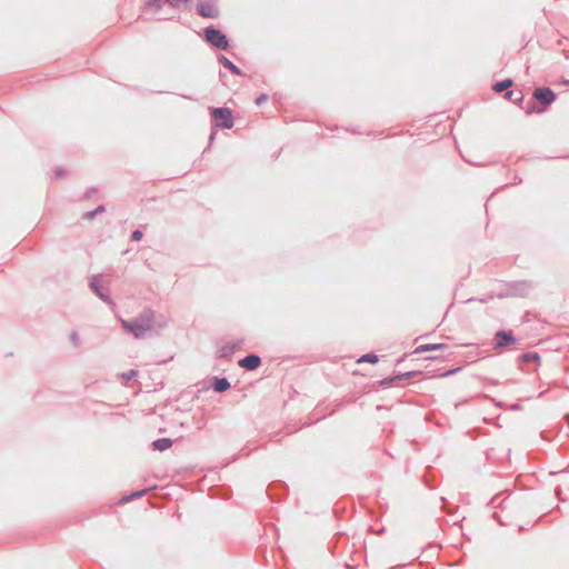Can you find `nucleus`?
Wrapping results in <instances>:
<instances>
[{"label": "nucleus", "instance_id": "f257e3e1", "mask_svg": "<svg viewBox=\"0 0 569 569\" xmlns=\"http://www.w3.org/2000/svg\"><path fill=\"white\" fill-rule=\"evenodd\" d=\"M154 312L151 309H144L141 313L130 320L122 319L121 326L126 333L136 339H142L146 333L154 329Z\"/></svg>", "mask_w": 569, "mask_h": 569}, {"label": "nucleus", "instance_id": "f03ea898", "mask_svg": "<svg viewBox=\"0 0 569 569\" xmlns=\"http://www.w3.org/2000/svg\"><path fill=\"white\" fill-rule=\"evenodd\" d=\"M557 97L558 94L550 87H537L532 92L531 99L526 102V114L530 116L547 112L557 100Z\"/></svg>", "mask_w": 569, "mask_h": 569}, {"label": "nucleus", "instance_id": "7ed1b4c3", "mask_svg": "<svg viewBox=\"0 0 569 569\" xmlns=\"http://www.w3.org/2000/svg\"><path fill=\"white\" fill-rule=\"evenodd\" d=\"M209 112L212 120V129L208 139V148H210L217 137V129H231L234 124L233 112L229 107H210Z\"/></svg>", "mask_w": 569, "mask_h": 569}, {"label": "nucleus", "instance_id": "20e7f679", "mask_svg": "<svg viewBox=\"0 0 569 569\" xmlns=\"http://www.w3.org/2000/svg\"><path fill=\"white\" fill-rule=\"evenodd\" d=\"M202 39L210 47L219 50L227 51L230 48V39L226 32L220 30L219 28L210 24L202 29Z\"/></svg>", "mask_w": 569, "mask_h": 569}, {"label": "nucleus", "instance_id": "39448f33", "mask_svg": "<svg viewBox=\"0 0 569 569\" xmlns=\"http://www.w3.org/2000/svg\"><path fill=\"white\" fill-rule=\"evenodd\" d=\"M88 286L90 290L104 303L108 306H114V302L111 298L109 288L103 287L101 274H92L89 278Z\"/></svg>", "mask_w": 569, "mask_h": 569}, {"label": "nucleus", "instance_id": "423d86ee", "mask_svg": "<svg viewBox=\"0 0 569 569\" xmlns=\"http://www.w3.org/2000/svg\"><path fill=\"white\" fill-rule=\"evenodd\" d=\"M503 283L508 287L511 298H526L533 289V282L531 280H513L505 281Z\"/></svg>", "mask_w": 569, "mask_h": 569}, {"label": "nucleus", "instance_id": "0eeeda50", "mask_svg": "<svg viewBox=\"0 0 569 569\" xmlns=\"http://www.w3.org/2000/svg\"><path fill=\"white\" fill-rule=\"evenodd\" d=\"M519 339L515 336L511 329H499L495 332L493 349L501 350L516 345Z\"/></svg>", "mask_w": 569, "mask_h": 569}, {"label": "nucleus", "instance_id": "6e6552de", "mask_svg": "<svg viewBox=\"0 0 569 569\" xmlns=\"http://www.w3.org/2000/svg\"><path fill=\"white\" fill-rule=\"evenodd\" d=\"M421 373H422V371H420V370H410V371H407V372H397V373H393V375H391L389 377H386V378L375 382V385H377L378 388L387 389V388L393 387L398 381L411 379V378L417 377V376H419Z\"/></svg>", "mask_w": 569, "mask_h": 569}, {"label": "nucleus", "instance_id": "1a4fd4ad", "mask_svg": "<svg viewBox=\"0 0 569 569\" xmlns=\"http://www.w3.org/2000/svg\"><path fill=\"white\" fill-rule=\"evenodd\" d=\"M266 492L270 500L281 502L287 498L289 488L284 481L276 480L268 485Z\"/></svg>", "mask_w": 569, "mask_h": 569}, {"label": "nucleus", "instance_id": "9d476101", "mask_svg": "<svg viewBox=\"0 0 569 569\" xmlns=\"http://www.w3.org/2000/svg\"><path fill=\"white\" fill-rule=\"evenodd\" d=\"M196 12L202 18H219L220 11L218 8V0H201L196 7Z\"/></svg>", "mask_w": 569, "mask_h": 569}, {"label": "nucleus", "instance_id": "9b49d317", "mask_svg": "<svg viewBox=\"0 0 569 569\" xmlns=\"http://www.w3.org/2000/svg\"><path fill=\"white\" fill-rule=\"evenodd\" d=\"M261 358L257 353H249L246 357L241 358L238 362V365L247 371L257 370L261 366Z\"/></svg>", "mask_w": 569, "mask_h": 569}, {"label": "nucleus", "instance_id": "f8f14e48", "mask_svg": "<svg viewBox=\"0 0 569 569\" xmlns=\"http://www.w3.org/2000/svg\"><path fill=\"white\" fill-rule=\"evenodd\" d=\"M209 387L217 393H223L231 389V383L226 377L212 376L209 378Z\"/></svg>", "mask_w": 569, "mask_h": 569}, {"label": "nucleus", "instance_id": "ddd939ff", "mask_svg": "<svg viewBox=\"0 0 569 569\" xmlns=\"http://www.w3.org/2000/svg\"><path fill=\"white\" fill-rule=\"evenodd\" d=\"M243 345V339H237L234 341H230L228 343H226L224 346H222L219 350V357L222 358V359H231L233 353L241 349Z\"/></svg>", "mask_w": 569, "mask_h": 569}, {"label": "nucleus", "instance_id": "4468645a", "mask_svg": "<svg viewBox=\"0 0 569 569\" xmlns=\"http://www.w3.org/2000/svg\"><path fill=\"white\" fill-rule=\"evenodd\" d=\"M218 62L223 66L226 69H228L232 74L234 76H243V71L234 64L229 58H227L222 53H218L217 56Z\"/></svg>", "mask_w": 569, "mask_h": 569}, {"label": "nucleus", "instance_id": "2eb2a0df", "mask_svg": "<svg viewBox=\"0 0 569 569\" xmlns=\"http://www.w3.org/2000/svg\"><path fill=\"white\" fill-rule=\"evenodd\" d=\"M505 98L512 101L516 106L521 108L525 111L526 108V100L522 91H516V90H508L505 93Z\"/></svg>", "mask_w": 569, "mask_h": 569}, {"label": "nucleus", "instance_id": "dca6fc26", "mask_svg": "<svg viewBox=\"0 0 569 569\" xmlns=\"http://www.w3.org/2000/svg\"><path fill=\"white\" fill-rule=\"evenodd\" d=\"M447 348H448V345L447 343H441V342L423 343V345L418 346L415 349L413 353L421 355V353L430 352V351L445 350Z\"/></svg>", "mask_w": 569, "mask_h": 569}, {"label": "nucleus", "instance_id": "f3484780", "mask_svg": "<svg viewBox=\"0 0 569 569\" xmlns=\"http://www.w3.org/2000/svg\"><path fill=\"white\" fill-rule=\"evenodd\" d=\"M173 445V440L171 438L162 437L153 440L151 442V448L154 451H164Z\"/></svg>", "mask_w": 569, "mask_h": 569}, {"label": "nucleus", "instance_id": "a211bd4d", "mask_svg": "<svg viewBox=\"0 0 569 569\" xmlns=\"http://www.w3.org/2000/svg\"><path fill=\"white\" fill-rule=\"evenodd\" d=\"M513 86V79L511 78H506V79H502L500 81H496L492 83L491 88L495 92H503V91H508L510 90V88Z\"/></svg>", "mask_w": 569, "mask_h": 569}, {"label": "nucleus", "instance_id": "6ab92c4d", "mask_svg": "<svg viewBox=\"0 0 569 569\" xmlns=\"http://www.w3.org/2000/svg\"><path fill=\"white\" fill-rule=\"evenodd\" d=\"M541 360L540 355L537 351H528L523 352L520 356H518V362L519 363H539Z\"/></svg>", "mask_w": 569, "mask_h": 569}, {"label": "nucleus", "instance_id": "aec40b11", "mask_svg": "<svg viewBox=\"0 0 569 569\" xmlns=\"http://www.w3.org/2000/svg\"><path fill=\"white\" fill-rule=\"evenodd\" d=\"M422 481L428 489H435L437 487L432 467L429 466L426 468L425 473L422 476Z\"/></svg>", "mask_w": 569, "mask_h": 569}, {"label": "nucleus", "instance_id": "412c9836", "mask_svg": "<svg viewBox=\"0 0 569 569\" xmlns=\"http://www.w3.org/2000/svg\"><path fill=\"white\" fill-rule=\"evenodd\" d=\"M204 426V421L202 418L192 417L191 422L188 421H180L179 427L181 429L189 430L191 427H193L196 430H201Z\"/></svg>", "mask_w": 569, "mask_h": 569}, {"label": "nucleus", "instance_id": "4be33fe9", "mask_svg": "<svg viewBox=\"0 0 569 569\" xmlns=\"http://www.w3.org/2000/svg\"><path fill=\"white\" fill-rule=\"evenodd\" d=\"M149 490H150V488H144L141 490L131 491L130 493L123 496L119 502L126 503V502H130L132 500L142 498Z\"/></svg>", "mask_w": 569, "mask_h": 569}, {"label": "nucleus", "instance_id": "5701e85b", "mask_svg": "<svg viewBox=\"0 0 569 569\" xmlns=\"http://www.w3.org/2000/svg\"><path fill=\"white\" fill-rule=\"evenodd\" d=\"M164 3H167L166 0H146L143 4V10L158 12L163 8Z\"/></svg>", "mask_w": 569, "mask_h": 569}, {"label": "nucleus", "instance_id": "b1692460", "mask_svg": "<svg viewBox=\"0 0 569 569\" xmlns=\"http://www.w3.org/2000/svg\"><path fill=\"white\" fill-rule=\"evenodd\" d=\"M362 362L376 365L379 362V357L375 352H367V353L361 355L357 360V363H362Z\"/></svg>", "mask_w": 569, "mask_h": 569}, {"label": "nucleus", "instance_id": "393cba45", "mask_svg": "<svg viewBox=\"0 0 569 569\" xmlns=\"http://www.w3.org/2000/svg\"><path fill=\"white\" fill-rule=\"evenodd\" d=\"M106 211L104 204H99L97 208L89 210L83 213V219L93 220L97 216L103 213Z\"/></svg>", "mask_w": 569, "mask_h": 569}, {"label": "nucleus", "instance_id": "a878e982", "mask_svg": "<svg viewBox=\"0 0 569 569\" xmlns=\"http://www.w3.org/2000/svg\"><path fill=\"white\" fill-rule=\"evenodd\" d=\"M138 375H139V371H138V370H136V369H130L129 371L123 372V373L121 375V380H122L123 382H129V381H131L132 379H134Z\"/></svg>", "mask_w": 569, "mask_h": 569}, {"label": "nucleus", "instance_id": "bb28decb", "mask_svg": "<svg viewBox=\"0 0 569 569\" xmlns=\"http://www.w3.org/2000/svg\"><path fill=\"white\" fill-rule=\"evenodd\" d=\"M495 298H496L495 292H490L487 296H485L483 298H479V299L471 298V299H468L466 302L479 301L480 303H487V302L493 300Z\"/></svg>", "mask_w": 569, "mask_h": 569}, {"label": "nucleus", "instance_id": "cd10ccee", "mask_svg": "<svg viewBox=\"0 0 569 569\" xmlns=\"http://www.w3.org/2000/svg\"><path fill=\"white\" fill-rule=\"evenodd\" d=\"M166 2L171 8L179 9L181 4H188L191 0H166Z\"/></svg>", "mask_w": 569, "mask_h": 569}, {"label": "nucleus", "instance_id": "c85d7f7f", "mask_svg": "<svg viewBox=\"0 0 569 569\" xmlns=\"http://www.w3.org/2000/svg\"><path fill=\"white\" fill-rule=\"evenodd\" d=\"M67 174H68V171L63 167H57L54 169V178L56 179H63L64 177H67Z\"/></svg>", "mask_w": 569, "mask_h": 569}, {"label": "nucleus", "instance_id": "c756f323", "mask_svg": "<svg viewBox=\"0 0 569 569\" xmlns=\"http://www.w3.org/2000/svg\"><path fill=\"white\" fill-rule=\"evenodd\" d=\"M143 238V231L141 229H136L132 231L130 236L131 241H140Z\"/></svg>", "mask_w": 569, "mask_h": 569}, {"label": "nucleus", "instance_id": "7c9ffc66", "mask_svg": "<svg viewBox=\"0 0 569 569\" xmlns=\"http://www.w3.org/2000/svg\"><path fill=\"white\" fill-rule=\"evenodd\" d=\"M268 99H269L268 93L262 92V93H260L259 96H257V97H256V99H254V103H256L257 106H261V104H263L264 102H267V101H268Z\"/></svg>", "mask_w": 569, "mask_h": 569}, {"label": "nucleus", "instance_id": "2f4dec72", "mask_svg": "<svg viewBox=\"0 0 569 569\" xmlns=\"http://www.w3.org/2000/svg\"><path fill=\"white\" fill-rule=\"evenodd\" d=\"M495 296L498 299L511 298L508 287H506L505 290H500V291L496 292Z\"/></svg>", "mask_w": 569, "mask_h": 569}, {"label": "nucleus", "instance_id": "473e14b6", "mask_svg": "<svg viewBox=\"0 0 569 569\" xmlns=\"http://www.w3.org/2000/svg\"><path fill=\"white\" fill-rule=\"evenodd\" d=\"M461 369H462L461 367L449 369V370L442 372L440 375V377H443V378L451 377V376L458 373L459 371H461Z\"/></svg>", "mask_w": 569, "mask_h": 569}, {"label": "nucleus", "instance_id": "72a5a7b5", "mask_svg": "<svg viewBox=\"0 0 569 569\" xmlns=\"http://www.w3.org/2000/svg\"><path fill=\"white\" fill-rule=\"evenodd\" d=\"M98 192V188L97 187H90L86 190L84 192V198L86 199H90L93 197V194H96Z\"/></svg>", "mask_w": 569, "mask_h": 569}, {"label": "nucleus", "instance_id": "f704fd0d", "mask_svg": "<svg viewBox=\"0 0 569 569\" xmlns=\"http://www.w3.org/2000/svg\"><path fill=\"white\" fill-rule=\"evenodd\" d=\"M497 499H498V497H493V498L491 499V501H490V505H491L492 507L499 506V507H501L502 509H505V502H506V499H503V500H502V501H500V502H497Z\"/></svg>", "mask_w": 569, "mask_h": 569}, {"label": "nucleus", "instance_id": "c9c22d12", "mask_svg": "<svg viewBox=\"0 0 569 569\" xmlns=\"http://www.w3.org/2000/svg\"><path fill=\"white\" fill-rule=\"evenodd\" d=\"M70 340L71 342L77 346L80 341V338H79V335L77 331H72L71 335H70Z\"/></svg>", "mask_w": 569, "mask_h": 569}, {"label": "nucleus", "instance_id": "e433bc0d", "mask_svg": "<svg viewBox=\"0 0 569 569\" xmlns=\"http://www.w3.org/2000/svg\"><path fill=\"white\" fill-rule=\"evenodd\" d=\"M521 409H522V406L519 402H515L509 406V410H511V411H518Z\"/></svg>", "mask_w": 569, "mask_h": 569}, {"label": "nucleus", "instance_id": "4c0bfd02", "mask_svg": "<svg viewBox=\"0 0 569 569\" xmlns=\"http://www.w3.org/2000/svg\"><path fill=\"white\" fill-rule=\"evenodd\" d=\"M486 381H487V383H490V385H493V386L499 385V381L496 380V379H492V378H487Z\"/></svg>", "mask_w": 569, "mask_h": 569}, {"label": "nucleus", "instance_id": "58836bf2", "mask_svg": "<svg viewBox=\"0 0 569 569\" xmlns=\"http://www.w3.org/2000/svg\"><path fill=\"white\" fill-rule=\"evenodd\" d=\"M164 326H166V323H164V322L159 323V325H158V329L154 331V333H156V335H159L160 330H161V329H163V327H164Z\"/></svg>", "mask_w": 569, "mask_h": 569}, {"label": "nucleus", "instance_id": "ea45409f", "mask_svg": "<svg viewBox=\"0 0 569 569\" xmlns=\"http://www.w3.org/2000/svg\"><path fill=\"white\" fill-rule=\"evenodd\" d=\"M439 359H441V357H432V356L426 357V360H430V361H435V360H439Z\"/></svg>", "mask_w": 569, "mask_h": 569}, {"label": "nucleus", "instance_id": "a19ab883", "mask_svg": "<svg viewBox=\"0 0 569 569\" xmlns=\"http://www.w3.org/2000/svg\"><path fill=\"white\" fill-rule=\"evenodd\" d=\"M224 77H226V73L222 72L221 70L219 71V78L220 80L223 82L224 81Z\"/></svg>", "mask_w": 569, "mask_h": 569}, {"label": "nucleus", "instance_id": "79ce46f5", "mask_svg": "<svg viewBox=\"0 0 569 569\" xmlns=\"http://www.w3.org/2000/svg\"><path fill=\"white\" fill-rule=\"evenodd\" d=\"M496 406L499 407V408H505V402L502 401H497L496 402Z\"/></svg>", "mask_w": 569, "mask_h": 569}, {"label": "nucleus", "instance_id": "37998d69", "mask_svg": "<svg viewBox=\"0 0 569 569\" xmlns=\"http://www.w3.org/2000/svg\"><path fill=\"white\" fill-rule=\"evenodd\" d=\"M180 97L184 98V99H188V100H193V98L191 96H187V94H180Z\"/></svg>", "mask_w": 569, "mask_h": 569}, {"label": "nucleus", "instance_id": "c03bdc74", "mask_svg": "<svg viewBox=\"0 0 569 569\" xmlns=\"http://www.w3.org/2000/svg\"><path fill=\"white\" fill-rule=\"evenodd\" d=\"M522 182V179L520 177L516 178L515 184H520Z\"/></svg>", "mask_w": 569, "mask_h": 569}, {"label": "nucleus", "instance_id": "a18cd8bd", "mask_svg": "<svg viewBox=\"0 0 569 569\" xmlns=\"http://www.w3.org/2000/svg\"><path fill=\"white\" fill-rule=\"evenodd\" d=\"M563 84L569 86V80H563Z\"/></svg>", "mask_w": 569, "mask_h": 569}]
</instances>
